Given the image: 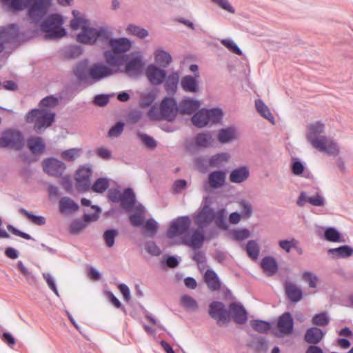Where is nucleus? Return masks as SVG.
<instances>
[{"label":"nucleus","instance_id":"obj_1","mask_svg":"<svg viewBox=\"0 0 353 353\" xmlns=\"http://www.w3.org/2000/svg\"><path fill=\"white\" fill-rule=\"evenodd\" d=\"M74 19L70 21V28L72 30L81 29L77 34V41L84 44H94L97 41H105L110 39L112 32L108 27L94 28L89 27V21L79 16L77 10H73Z\"/></svg>","mask_w":353,"mask_h":353},{"label":"nucleus","instance_id":"obj_2","mask_svg":"<svg viewBox=\"0 0 353 353\" xmlns=\"http://www.w3.org/2000/svg\"><path fill=\"white\" fill-rule=\"evenodd\" d=\"M4 3L9 2V6L14 10H27V17L31 23L37 24L47 14L52 0H2Z\"/></svg>","mask_w":353,"mask_h":353},{"label":"nucleus","instance_id":"obj_3","mask_svg":"<svg viewBox=\"0 0 353 353\" xmlns=\"http://www.w3.org/2000/svg\"><path fill=\"white\" fill-rule=\"evenodd\" d=\"M101 42H108L111 48V50H106L103 54L107 63L110 66L119 67L123 65L125 59L128 58V55L123 54L131 48V41L124 37L112 39L110 37L107 41Z\"/></svg>","mask_w":353,"mask_h":353},{"label":"nucleus","instance_id":"obj_4","mask_svg":"<svg viewBox=\"0 0 353 353\" xmlns=\"http://www.w3.org/2000/svg\"><path fill=\"white\" fill-rule=\"evenodd\" d=\"M55 114L46 108L33 109L26 115V121L34 123V130L41 133L53 123Z\"/></svg>","mask_w":353,"mask_h":353},{"label":"nucleus","instance_id":"obj_5","mask_svg":"<svg viewBox=\"0 0 353 353\" xmlns=\"http://www.w3.org/2000/svg\"><path fill=\"white\" fill-rule=\"evenodd\" d=\"M63 19L59 14L48 16L41 23V30L46 33V39H59L66 35V30L62 28Z\"/></svg>","mask_w":353,"mask_h":353},{"label":"nucleus","instance_id":"obj_6","mask_svg":"<svg viewBox=\"0 0 353 353\" xmlns=\"http://www.w3.org/2000/svg\"><path fill=\"white\" fill-rule=\"evenodd\" d=\"M223 118V112L220 108H212L210 110L201 109L196 112L191 120L194 125L199 128L206 126L210 122L218 123Z\"/></svg>","mask_w":353,"mask_h":353},{"label":"nucleus","instance_id":"obj_7","mask_svg":"<svg viewBox=\"0 0 353 353\" xmlns=\"http://www.w3.org/2000/svg\"><path fill=\"white\" fill-rule=\"evenodd\" d=\"M108 198L113 203H121V206L126 210H131L135 204V194L131 188H126L123 192L116 188L108 190Z\"/></svg>","mask_w":353,"mask_h":353},{"label":"nucleus","instance_id":"obj_8","mask_svg":"<svg viewBox=\"0 0 353 353\" xmlns=\"http://www.w3.org/2000/svg\"><path fill=\"white\" fill-rule=\"evenodd\" d=\"M124 72L129 77H136L140 75L145 66L143 54L140 52H132L125 59Z\"/></svg>","mask_w":353,"mask_h":353},{"label":"nucleus","instance_id":"obj_9","mask_svg":"<svg viewBox=\"0 0 353 353\" xmlns=\"http://www.w3.org/2000/svg\"><path fill=\"white\" fill-rule=\"evenodd\" d=\"M24 144V139L22 134L15 130L6 131L0 137V148L10 147L16 150H20Z\"/></svg>","mask_w":353,"mask_h":353},{"label":"nucleus","instance_id":"obj_10","mask_svg":"<svg viewBox=\"0 0 353 353\" xmlns=\"http://www.w3.org/2000/svg\"><path fill=\"white\" fill-rule=\"evenodd\" d=\"M191 225V219L188 216L178 217L172 221L167 231V236L170 239L183 235L187 233Z\"/></svg>","mask_w":353,"mask_h":353},{"label":"nucleus","instance_id":"obj_11","mask_svg":"<svg viewBox=\"0 0 353 353\" xmlns=\"http://www.w3.org/2000/svg\"><path fill=\"white\" fill-rule=\"evenodd\" d=\"M92 170L89 165L81 166L75 173L76 188L78 191L84 192L88 191L91 186L90 177Z\"/></svg>","mask_w":353,"mask_h":353},{"label":"nucleus","instance_id":"obj_12","mask_svg":"<svg viewBox=\"0 0 353 353\" xmlns=\"http://www.w3.org/2000/svg\"><path fill=\"white\" fill-rule=\"evenodd\" d=\"M210 316L222 326L230 321L229 312L225 305L220 301H213L209 305Z\"/></svg>","mask_w":353,"mask_h":353},{"label":"nucleus","instance_id":"obj_13","mask_svg":"<svg viewBox=\"0 0 353 353\" xmlns=\"http://www.w3.org/2000/svg\"><path fill=\"white\" fill-rule=\"evenodd\" d=\"M19 28L16 24H10L0 31V52L6 48V45L17 41Z\"/></svg>","mask_w":353,"mask_h":353},{"label":"nucleus","instance_id":"obj_14","mask_svg":"<svg viewBox=\"0 0 353 353\" xmlns=\"http://www.w3.org/2000/svg\"><path fill=\"white\" fill-rule=\"evenodd\" d=\"M42 165L46 173L56 177L61 176L66 168L63 161L52 157L43 160Z\"/></svg>","mask_w":353,"mask_h":353},{"label":"nucleus","instance_id":"obj_15","mask_svg":"<svg viewBox=\"0 0 353 353\" xmlns=\"http://www.w3.org/2000/svg\"><path fill=\"white\" fill-rule=\"evenodd\" d=\"M214 219V210L208 205L205 204L197 212L194 222L200 229H203Z\"/></svg>","mask_w":353,"mask_h":353},{"label":"nucleus","instance_id":"obj_16","mask_svg":"<svg viewBox=\"0 0 353 353\" xmlns=\"http://www.w3.org/2000/svg\"><path fill=\"white\" fill-rule=\"evenodd\" d=\"M325 125L321 121L311 123L307 128L306 137L311 145L314 148L316 145V141L325 140V136H319L324 132Z\"/></svg>","mask_w":353,"mask_h":353},{"label":"nucleus","instance_id":"obj_17","mask_svg":"<svg viewBox=\"0 0 353 353\" xmlns=\"http://www.w3.org/2000/svg\"><path fill=\"white\" fill-rule=\"evenodd\" d=\"M160 109L162 111L163 119L173 121L179 110L176 101L173 98H164L161 104Z\"/></svg>","mask_w":353,"mask_h":353},{"label":"nucleus","instance_id":"obj_18","mask_svg":"<svg viewBox=\"0 0 353 353\" xmlns=\"http://www.w3.org/2000/svg\"><path fill=\"white\" fill-rule=\"evenodd\" d=\"M145 75L152 85H159L164 81L167 74L164 70L150 64L145 70Z\"/></svg>","mask_w":353,"mask_h":353},{"label":"nucleus","instance_id":"obj_19","mask_svg":"<svg viewBox=\"0 0 353 353\" xmlns=\"http://www.w3.org/2000/svg\"><path fill=\"white\" fill-rule=\"evenodd\" d=\"M194 140L195 145L199 148H210L216 145V139L212 131L197 133Z\"/></svg>","mask_w":353,"mask_h":353},{"label":"nucleus","instance_id":"obj_20","mask_svg":"<svg viewBox=\"0 0 353 353\" xmlns=\"http://www.w3.org/2000/svg\"><path fill=\"white\" fill-rule=\"evenodd\" d=\"M117 71V70H114L110 67L104 65L94 64L90 68V81H93L94 82L98 81L103 78L113 74Z\"/></svg>","mask_w":353,"mask_h":353},{"label":"nucleus","instance_id":"obj_21","mask_svg":"<svg viewBox=\"0 0 353 353\" xmlns=\"http://www.w3.org/2000/svg\"><path fill=\"white\" fill-rule=\"evenodd\" d=\"M230 313L233 321L237 324H244L248 320V314L244 307L239 303L233 302L229 306Z\"/></svg>","mask_w":353,"mask_h":353},{"label":"nucleus","instance_id":"obj_22","mask_svg":"<svg viewBox=\"0 0 353 353\" xmlns=\"http://www.w3.org/2000/svg\"><path fill=\"white\" fill-rule=\"evenodd\" d=\"M316 142V145H315L314 148L320 152H325L329 155L339 154V147L332 139L326 137L325 140Z\"/></svg>","mask_w":353,"mask_h":353},{"label":"nucleus","instance_id":"obj_23","mask_svg":"<svg viewBox=\"0 0 353 353\" xmlns=\"http://www.w3.org/2000/svg\"><path fill=\"white\" fill-rule=\"evenodd\" d=\"M99 218L97 213L94 214H85L83 216V221L81 219H76L73 221L70 225V232L72 234H77L85 228V222L94 221Z\"/></svg>","mask_w":353,"mask_h":353},{"label":"nucleus","instance_id":"obj_24","mask_svg":"<svg viewBox=\"0 0 353 353\" xmlns=\"http://www.w3.org/2000/svg\"><path fill=\"white\" fill-rule=\"evenodd\" d=\"M73 72L81 83L92 84L90 68H88V63L85 61L78 63L74 68Z\"/></svg>","mask_w":353,"mask_h":353},{"label":"nucleus","instance_id":"obj_25","mask_svg":"<svg viewBox=\"0 0 353 353\" xmlns=\"http://www.w3.org/2000/svg\"><path fill=\"white\" fill-rule=\"evenodd\" d=\"M284 289L288 299L293 303L300 301L303 298L301 288L294 283L286 281L284 284Z\"/></svg>","mask_w":353,"mask_h":353},{"label":"nucleus","instance_id":"obj_26","mask_svg":"<svg viewBox=\"0 0 353 353\" xmlns=\"http://www.w3.org/2000/svg\"><path fill=\"white\" fill-rule=\"evenodd\" d=\"M294 322L289 312H284L278 320V328L283 334H290L293 331Z\"/></svg>","mask_w":353,"mask_h":353},{"label":"nucleus","instance_id":"obj_27","mask_svg":"<svg viewBox=\"0 0 353 353\" xmlns=\"http://www.w3.org/2000/svg\"><path fill=\"white\" fill-rule=\"evenodd\" d=\"M306 201L314 206L320 207L325 205L324 198L319 193H316L314 196H307L305 192H301L297 199L296 204L300 207H303Z\"/></svg>","mask_w":353,"mask_h":353},{"label":"nucleus","instance_id":"obj_28","mask_svg":"<svg viewBox=\"0 0 353 353\" xmlns=\"http://www.w3.org/2000/svg\"><path fill=\"white\" fill-rule=\"evenodd\" d=\"M201 106L199 101L191 98L183 99L179 105V110L185 114H192Z\"/></svg>","mask_w":353,"mask_h":353},{"label":"nucleus","instance_id":"obj_29","mask_svg":"<svg viewBox=\"0 0 353 353\" xmlns=\"http://www.w3.org/2000/svg\"><path fill=\"white\" fill-rule=\"evenodd\" d=\"M249 176V169L244 165L232 170L230 174L229 179L232 183H241L246 181Z\"/></svg>","mask_w":353,"mask_h":353},{"label":"nucleus","instance_id":"obj_30","mask_svg":"<svg viewBox=\"0 0 353 353\" xmlns=\"http://www.w3.org/2000/svg\"><path fill=\"white\" fill-rule=\"evenodd\" d=\"M226 174L222 170H215L208 175V183L212 188L218 189L224 185Z\"/></svg>","mask_w":353,"mask_h":353},{"label":"nucleus","instance_id":"obj_31","mask_svg":"<svg viewBox=\"0 0 353 353\" xmlns=\"http://www.w3.org/2000/svg\"><path fill=\"white\" fill-rule=\"evenodd\" d=\"M202 230L200 228L195 230L189 240H184V244L192 247L194 250L201 248L205 241V236Z\"/></svg>","mask_w":353,"mask_h":353},{"label":"nucleus","instance_id":"obj_32","mask_svg":"<svg viewBox=\"0 0 353 353\" xmlns=\"http://www.w3.org/2000/svg\"><path fill=\"white\" fill-rule=\"evenodd\" d=\"M324 336L325 333L320 328L312 327L306 330L304 339L307 343L314 345L319 343Z\"/></svg>","mask_w":353,"mask_h":353},{"label":"nucleus","instance_id":"obj_33","mask_svg":"<svg viewBox=\"0 0 353 353\" xmlns=\"http://www.w3.org/2000/svg\"><path fill=\"white\" fill-rule=\"evenodd\" d=\"M261 267L268 276L275 274L279 269L276 261L272 256H265L261 261Z\"/></svg>","mask_w":353,"mask_h":353},{"label":"nucleus","instance_id":"obj_34","mask_svg":"<svg viewBox=\"0 0 353 353\" xmlns=\"http://www.w3.org/2000/svg\"><path fill=\"white\" fill-rule=\"evenodd\" d=\"M181 86L186 92L196 93L199 90L198 81L191 75H185L182 77Z\"/></svg>","mask_w":353,"mask_h":353},{"label":"nucleus","instance_id":"obj_35","mask_svg":"<svg viewBox=\"0 0 353 353\" xmlns=\"http://www.w3.org/2000/svg\"><path fill=\"white\" fill-rule=\"evenodd\" d=\"M236 130L230 126L218 131L217 139L221 143H227L236 139Z\"/></svg>","mask_w":353,"mask_h":353},{"label":"nucleus","instance_id":"obj_36","mask_svg":"<svg viewBox=\"0 0 353 353\" xmlns=\"http://www.w3.org/2000/svg\"><path fill=\"white\" fill-rule=\"evenodd\" d=\"M327 252L333 259L347 258L353 254V248L345 245L336 248H330Z\"/></svg>","mask_w":353,"mask_h":353},{"label":"nucleus","instance_id":"obj_37","mask_svg":"<svg viewBox=\"0 0 353 353\" xmlns=\"http://www.w3.org/2000/svg\"><path fill=\"white\" fill-rule=\"evenodd\" d=\"M230 155L228 152H219L212 155L208 160V165L211 168H220L228 163Z\"/></svg>","mask_w":353,"mask_h":353},{"label":"nucleus","instance_id":"obj_38","mask_svg":"<svg viewBox=\"0 0 353 353\" xmlns=\"http://www.w3.org/2000/svg\"><path fill=\"white\" fill-rule=\"evenodd\" d=\"M27 144L29 150L33 154H41L44 152L46 144L41 137H32L28 139Z\"/></svg>","mask_w":353,"mask_h":353},{"label":"nucleus","instance_id":"obj_39","mask_svg":"<svg viewBox=\"0 0 353 353\" xmlns=\"http://www.w3.org/2000/svg\"><path fill=\"white\" fill-rule=\"evenodd\" d=\"M204 279L208 288L210 290L215 291L220 288V282L219 281L217 274L214 270H208L205 273Z\"/></svg>","mask_w":353,"mask_h":353},{"label":"nucleus","instance_id":"obj_40","mask_svg":"<svg viewBox=\"0 0 353 353\" xmlns=\"http://www.w3.org/2000/svg\"><path fill=\"white\" fill-rule=\"evenodd\" d=\"M179 74L176 72L166 76L164 83L165 90L168 94H174L177 90L179 83Z\"/></svg>","mask_w":353,"mask_h":353},{"label":"nucleus","instance_id":"obj_41","mask_svg":"<svg viewBox=\"0 0 353 353\" xmlns=\"http://www.w3.org/2000/svg\"><path fill=\"white\" fill-rule=\"evenodd\" d=\"M59 210L61 213L75 212L79 209V205L72 199L68 196L62 197L59 201Z\"/></svg>","mask_w":353,"mask_h":353},{"label":"nucleus","instance_id":"obj_42","mask_svg":"<svg viewBox=\"0 0 353 353\" xmlns=\"http://www.w3.org/2000/svg\"><path fill=\"white\" fill-rule=\"evenodd\" d=\"M154 59L161 67L167 68L172 61V57L169 52L158 49L154 52Z\"/></svg>","mask_w":353,"mask_h":353},{"label":"nucleus","instance_id":"obj_43","mask_svg":"<svg viewBox=\"0 0 353 353\" xmlns=\"http://www.w3.org/2000/svg\"><path fill=\"white\" fill-rule=\"evenodd\" d=\"M256 111L265 119L274 123V118L268 107L260 99L255 101Z\"/></svg>","mask_w":353,"mask_h":353},{"label":"nucleus","instance_id":"obj_44","mask_svg":"<svg viewBox=\"0 0 353 353\" xmlns=\"http://www.w3.org/2000/svg\"><path fill=\"white\" fill-rule=\"evenodd\" d=\"M245 250L248 256L252 260H256L259 255L260 248L259 243L254 240L248 241Z\"/></svg>","mask_w":353,"mask_h":353},{"label":"nucleus","instance_id":"obj_45","mask_svg":"<svg viewBox=\"0 0 353 353\" xmlns=\"http://www.w3.org/2000/svg\"><path fill=\"white\" fill-rule=\"evenodd\" d=\"M83 52L82 48L79 46L73 45L65 48L63 55L65 58L72 59L78 58Z\"/></svg>","mask_w":353,"mask_h":353},{"label":"nucleus","instance_id":"obj_46","mask_svg":"<svg viewBox=\"0 0 353 353\" xmlns=\"http://www.w3.org/2000/svg\"><path fill=\"white\" fill-rule=\"evenodd\" d=\"M19 212L21 214L26 216L32 223L37 225H43L46 224V218L43 216H37L24 208H21Z\"/></svg>","mask_w":353,"mask_h":353},{"label":"nucleus","instance_id":"obj_47","mask_svg":"<svg viewBox=\"0 0 353 353\" xmlns=\"http://www.w3.org/2000/svg\"><path fill=\"white\" fill-rule=\"evenodd\" d=\"M238 203L242 216L246 219L250 218L252 216L253 212V207L251 203L245 199H241L238 201Z\"/></svg>","mask_w":353,"mask_h":353},{"label":"nucleus","instance_id":"obj_48","mask_svg":"<svg viewBox=\"0 0 353 353\" xmlns=\"http://www.w3.org/2000/svg\"><path fill=\"white\" fill-rule=\"evenodd\" d=\"M126 31L128 34L136 36L140 39H143L148 35V30L134 24L128 26Z\"/></svg>","mask_w":353,"mask_h":353},{"label":"nucleus","instance_id":"obj_49","mask_svg":"<svg viewBox=\"0 0 353 353\" xmlns=\"http://www.w3.org/2000/svg\"><path fill=\"white\" fill-rule=\"evenodd\" d=\"M109 187V181L105 178L97 179L91 187L93 192L97 193L104 192Z\"/></svg>","mask_w":353,"mask_h":353},{"label":"nucleus","instance_id":"obj_50","mask_svg":"<svg viewBox=\"0 0 353 353\" xmlns=\"http://www.w3.org/2000/svg\"><path fill=\"white\" fill-rule=\"evenodd\" d=\"M325 239L330 242H343L340 233L334 228H328L324 233Z\"/></svg>","mask_w":353,"mask_h":353},{"label":"nucleus","instance_id":"obj_51","mask_svg":"<svg viewBox=\"0 0 353 353\" xmlns=\"http://www.w3.org/2000/svg\"><path fill=\"white\" fill-rule=\"evenodd\" d=\"M252 327L259 333H267L270 330V324L262 320H254L250 323Z\"/></svg>","mask_w":353,"mask_h":353},{"label":"nucleus","instance_id":"obj_52","mask_svg":"<svg viewBox=\"0 0 353 353\" xmlns=\"http://www.w3.org/2000/svg\"><path fill=\"white\" fill-rule=\"evenodd\" d=\"M119 232L115 229H109L104 232L103 238L107 247L112 248L114 245L115 238Z\"/></svg>","mask_w":353,"mask_h":353},{"label":"nucleus","instance_id":"obj_53","mask_svg":"<svg viewBox=\"0 0 353 353\" xmlns=\"http://www.w3.org/2000/svg\"><path fill=\"white\" fill-rule=\"evenodd\" d=\"M81 150L78 148H71L64 150L61 152V157L67 161H73L80 156Z\"/></svg>","mask_w":353,"mask_h":353},{"label":"nucleus","instance_id":"obj_54","mask_svg":"<svg viewBox=\"0 0 353 353\" xmlns=\"http://www.w3.org/2000/svg\"><path fill=\"white\" fill-rule=\"evenodd\" d=\"M312 324L318 326H326L330 323V319L326 312L315 314L312 320Z\"/></svg>","mask_w":353,"mask_h":353},{"label":"nucleus","instance_id":"obj_55","mask_svg":"<svg viewBox=\"0 0 353 353\" xmlns=\"http://www.w3.org/2000/svg\"><path fill=\"white\" fill-rule=\"evenodd\" d=\"M302 279L303 281L308 283V285L311 288H315L317 286L319 279L314 273L310 271H305L302 274Z\"/></svg>","mask_w":353,"mask_h":353},{"label":"nucleus","instance_id":"obj_56","mask_svg":"<svg viewBox=\"0 0 353 353\" xmlns=\"http://www.w3.org/2000/svg\"><path fill=\"white\" fill-rule=\"evenodd\" d=\"M210 1L229 13H235V9L232 7L228 0H210Z\"/></svg>","mask_w":353,"mask_h":353},{"label":"nucleus","instance_id":"obj_57","mask_svg":"<svg viewBox=\"0 0 353 353\" xmlns=\"http://www.w3.org/2000/svg\"><path fill=\"white\" fill-rule=\"evenodd\" d=\"M138 136L146 147L150 149H154L157 147V141L152 137L146 134L139 133Z\"/></svg>","mask_w":353,"mask_h":353},{"label":"nucleus","instance_id":"obj_58","mask_svg":"<svg viewBox=\"0 0 353 353\" xmlns=\"http://www.w3.org/2000/svg\"><path fill=\"white\" fill-rule=\"evenodd\" d=\"M59 103V100L53 96H48L43 98L39 103L41 107L54 108Z\"/></svg>","mask_w":353,"mask_h":353},{"label":"nucleus","instance_id":"obj_59","mask_svg":"<svg viewBox=\"0 0 353 353\" xmlns=\"http://www.w3.org/2000/svg\"><path fill=\"white\" fill-rule=\"evenodd\" d=\"M183 305L188 309H196L198 305L195 299L189 295H183L181 299Z\"/></svg>","mask_w":353,"mask_h":353},{"label":"nucleus","instance_id":"obj_60","mask_svg":"<svg viewBox=\"0 0 353 353\" xmlns=\"http://www.w3.org/2000/svg\"><path fill=\"white\" fill-rule=\"evenodd\" d=\"M221 43L233 53L237 55L242 54L241 50L236 46V44L233 41L230 39H223L221 41Z\"/></svg>","mask_w":353,"mask_h":353},{"label":"nucleus","instance_id":"obj_61","mask_svg":"<svg viewBox=\"0 0 353 353\" xmlns=\"http://www.w3.org/2000/svg\"><path fill=\"white\" fill-rule=\"evenodd\" d=\"M296 243V239L292 238L290 240H280L279 241V245L287 253H290L293 247H295Z\"/></svg>","mask_w":353,"mask_h":353},{"label":"nucleus","instance_id":"obj_62","mask_svg":"<svg viewBox=\"0 0 353 353\" xmlns=\"http://www.w3.org/2000/svg\"><path fill=\"white\" fill-rule=\"evenodd\" d=\"M124 123L119 121L113 125L108 131L110 137H118L123 131Z\"/></svg>","mask_w":353,"mask_h":353},{"label":"nucleus","instance_id":"obj_63","mask_svg":"<svg viewBox=\"0 0 353 353\" xmlns=\"http://www.w3.org/2000/svg\"><path fill=\"white\" fill-rule=\"evenodd\" d=\"M216 224L219 227H225V211L224 209L214 212V219Z\"/></svg>","mask_w":353,"mask_h":353},{"label":"nucleus","instance_id":"obj_64","mask_svg":"<svg viewBox=\"0 0 353 353\" xmlns=\"http://www.w3.org/2000/svg\"><path fill=\"white\" fill-rule=\"evenodd\" d=\"M145 250L153 256H159L161 254V249L153 241L147 242L145 244Z\"/></svg>","mask_w":353,"mask_h":353}]
</instances>
